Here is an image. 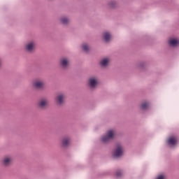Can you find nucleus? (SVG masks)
I'll return each mask as SVG.
<instances>
[{"label":"nucleus","mask_w":179,"mask_h":179,"mask_svg":"<svg viewBox=\"0 0 179 179\" xmlns=\"http://www.w3.org/2000/svg\"><path fill=\"white\" fill-rule=\"evenodd\" d=\"M148 107H149V103H148L146 102L141 104V110H146V108H148Z\"/></svg>","instance_id":"obj_16"},{"label":"nucleus","mask_w":179,"mask_h":179,"mask_svg":"<svg viewBox=\"0 0 179 179\" xmlns=\"http://www.w3.org/2000/svg\"><path fill=\"white\" fill-rule=\"evenodd\" d=\"M178 142L177 138L176 136H171L168 140L169 145H171L172 146H174Z\"/></svg>","instance_id":"obj_6"},{"label":"nucleus","mask_w":179,"mask_h":179,"mask_svg":"<svg viewBox=\"0 0 179 179\" xmlns=\"http://www.w3.org/2000/svg\"><path fill=\"white\" fill-rule=\"evenodd\" d=\"M157 179H164V176L160 175V176H159L157 177Z\"/></svg>","instance_id":"obj_19"},{"label":"nucleus","mask_w":179,"mask_h":179,"mask_svg":"<svg viewBox=\"0 0 179 179\" xmlns=\"http://www.w3.org/2000/svg\"><path fill=\"white\" fill-rule=\"evenodd\" d=\"M69 138H64L62 140V146H64V148L68 146V145H69Z\"/></svg>","instance_id":"obj_14"},{"label":"nucleus","mask_w":179,"mask_h":179,"mask_svg":"<svg viewBox=\"0 0 179 179\" xmlns=\"http://www.w3.org/2000/svg\"><path fill=\"white\" fill-rule=\"evenodd\" d=\"M38 106L41 108H45L48 106V100L45 99H41L38 103Z\"/></svg>","instance_id":"obj_4"},{"label":"nucleus","mask_w":179,"mask_h":179,"mask_svg":"<svg viewBox=\"0 0 179 179\" xmlns=\"http://www.w3.org/2000/svg\"><path fill=\"white\" fill-rule=\"evenodd\" d=\"M103 38L106 43H108L111 40V35L108 32H105L103 35Z\"/></svg>","instance_id":"obj_10"},{"label":"nucleus","mask_w":179,"mask_h":179,"mask_svg":"<svg viewBox=\"0 0 179 179\" xmlns=\"http://www.w3.org/2000/svg\"><path fill=\"white\" fill-rule=\"evenodd\" d=\"M60 64H61L62 66H63V68H66V66H68V65H69V60H68V59H66V58H63L61 60Z\"/></svg>","instance_id":"obj_9"},{"label":"nucleus","mask_w":179,"mask_h":179,"mask_svg":"<svg viewBox=\"0 0 179 179\" xmlns=\"http://www.w3.org/2000/svg\"><path fill=\"white\" fill-rule=\"evenodd\" d=\"M114 5H115V2L113 1L110 3V8H114Z\"/></svg>","instance_id":"obj_20"},{"label":"nucleus","mask_w":179,"mask_h":179,"mask_svg":"<svg viewBox=\"0 0 179 179\" xmlns=\"http://www.w3.org/2000/svg\"><path fill=\"white\" fill-rule=\"evenodd\" d=\"M124 153V150H122V146L121 145L117 144L116 149L113 152V156L115 157H121V155Z\"/></svg>","instance_id":"obj_2"},{"label":"nucleus","mask_w":179,"mask_h":179,"mask_svg":"<svg viewBox=\"0 0 179 179\" xmlns=\"http://www.w3.org/2000/svg\"><path fill=\"white\" fill-rule=\"evenodd\" d=\"M64 100H65V95L64 94H59L56 98V101L58 104H64Z\"/></svg>","instance_id":"obj_5"},{"label":"nucleus","mask_w":179,"mask_h":179,"mask_svg":"<svg viewBox=\"0 0 179 179\" xmlns=\"http://www.w3.org/2000/svg\"><path fill=\"white\" fill-rule=\"evenodd\" d=\"M96 85H97V80H96V78H90V87H96Z\"/></svg>","instance_id":"obj_11"},{"label":"nucleus","mask_w":179,"mask_h":179,"mask_svg":"<svg viewBox=\"0 0 179 179\" xmlns=\"http://www.w3.org/2000/svg\"><path fill=\"white\" fill-rule=\"evenodd\" d=\"M116 176H117V177H121V176H122V172L121 171H118L116 173Z\"/></svg>","instance_id":"obj_18"},{"label":"nucleus","mask_w":179,"mask_h":179,"mask_svg":"<svg viewBox=\"0 0 179 179\" xmlns=\"http://www.w3.org/2000/svg\"><path fill=\"white\" fill-rule=\"evenodd\" d=\"M61 22L63 24H68V23H69V20L66 17H62Z\"/></svg>","instance_id":"obj_15"},{"label":"nucleus","mask_w":179,"mask_h":179,"mask_svg":"<svg viewBox=\"0 0 179 179\" xmlns=\"http://www.w3.org/2000/svg\"><path fill=\"white\" fill-rule=\"evenodd\" d=\"M12 163V158L10 157H5L3 159L4 166H9Z\"/></svg>","instance_id":"obj_7"},{"label":"nucleus","mask_w":179,"mask_h":179,"mask_svg":"<svg viewBox=\"0 0 179 179\" xmlns=\"http://www.w3.org/2000/svg\"><path fill=\"white\" fill-rule=\"evenodd\" d=\"M44 81L36 80L33 83V86L35 89H43L44 87Z\"/></svg>","instance_id":"obj_3"},{"label":"nucleus","mask_w":179,"mask_h":179,"mask_svg":"<svg viewBox=\"0 0 179 179\" xmlns=\"http://www.w3.org/2000/svg\"><path fill=\"white\" fill-rule=\"evenodd\" d=\"M108 62H110V59L105 58L101 61V66H107L108 65Z\"/></svg>","instance_id":"obj_13"},{"label":"nucleus","mask_w":179,"mask_h":179,"mask_svg":"<svg viewBox=\"0 0 179 179\" xmlns=\"http://www.w3.org/2000/svg\"><path fill=\"white\" fill-rule=\"evenodd\" d=\"M83 50H84L86 52H87L89 51V45H87V44L84 43L83 45Z\"/></svg>","instance_id":"obj_17"},{"label":"nucleus","mask_w":179,"mask_h":179,"mask_svg":"<svg viewBox=\"0 0 179 179\" xmlns=\"http://www.w3.org/2000/svg\"><path fill=\"white\" fill-rule=\"evenodd\" d=\"M27 51L31 52L32 50H34V42H31L27 45Z\"/></svg>","instance_id":"obj_12"},{"label":"nucleus","mask_w":179,"mask_h":179,"mask_svg":"<svg viewBox=\"0 0 179 179\" xmlns=\"http://www.w3.org/2000/svg\"><path fill=\"white\" fill-rule=\"evenodd\" d=\"M0 66H1V60H0Z\"/></svg>","instance_id":"obj_21"},{"label":"nucleus","mask_w":179,"mask_h":179,"mask_svg":"<svg viewBox=\"0 0 179 179\" xmlns=\"http://www.w3.org/2000/svg\"><path fill=\"white\" fill-rule=\"evenodd\" d=\"M169 44L172 47H177V45L179 44V41H178V39H176V38L170 39Z\"/></svg>","instance_id":"obj_8"},{"label":"nucleus","mask_w":179,"mask_h":179,"mask_svg":"<svg viewBox=\"0 0 179 179\" xmlns=\"http://www.w3.org/2000/svg\"><path fill=\"white\" fill-rule=\"evenodd\" d=\"M113 138H114V131L113 130H109L106 134L102 137V142H103V143H107V142H110Z\"/></svg>","instance_id":"obj_1"}]
</instances>
